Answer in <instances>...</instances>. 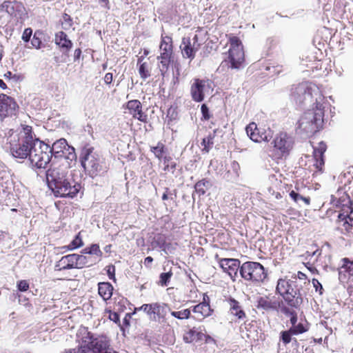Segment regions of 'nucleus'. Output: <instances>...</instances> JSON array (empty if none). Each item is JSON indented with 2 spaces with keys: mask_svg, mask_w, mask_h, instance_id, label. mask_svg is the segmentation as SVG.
Here are the masks:
<instances>
[{
  "mask_svg": "<svg viewBox=\"0 0 353 353\" xmlns=\"http://www.w3.org/2000/svg\"><path fill=\"white\" fill-rule=\"evenodd\" d=\"M85 256L79 254H68V268H82L85 264Z\"/></svg>",
  "mask_w": 353,
  "mask_h": 353,
  "instance_id": "nucleus-28",
  "label": "nucleus"
},
{
  "mask_svg": "<svg viewBox=\"0 0 353 353\" xmlns=\"http://www.w3.org/2000/svg\"><path fill=\"white\" fill-rule=\"evenodd\" d=\"M163 159V163L165 165L163 170L164 171H169L170 170H172L174 171L176 168V163L174 161H172V159L170 156H165L162 158Z\"/></svg>",
  "mask_w": 353,
  "mask_h": 353,
  "instance_id": "nucleus-40",
  "label": "nucleus"
},
{
  "mask_svg": "<svg viewBox=\"0 0 353 353\" xmlns=\"http://www.w3.org/2000/svg\"><path fill=\"white\" fill-rule=\"evenodd\" d=\"M105 312L109 314L108 319L110 321L114 323H119L120 321V317L117 312H112L110 310H105Z\"/></svg>",
  "mask_w": 353,
  "mask_h": 353,
  "instance_id": "nucleus-50",
  "label": "nucleus"
},
{
  "mask_svg": "<svg viewBox=\"0 0 353 353\" xmlns=\"http://www.w3.org/2000/svg\"><path fill=\"white\" fill-rule=\"evenodd\" d=\"M137 66L140 77L143 80H145L151 77L152 63L148 61H145L143 56L138 58Z\"/></svg>",
  "mask_w": 353,
  "mask_h": 353,
  "instance_id": "nucleus-26",
  "label": "nucleus"
},
{
  "mask_svg": "<svg viewBox=\"0 0 353 353\" xmlns=\"http://www.w3.org/2000/svg\"><path fill=\"white\" fill-rule=\"evenodd\" d=\"M114 288L109 282H99L98 283V294L104 301L110 300L113 294Z\"/></svg>",
  "mask_w": 353,
  "mask_h": 353,
  "instance_id": "nucleus-27",
  "label": "nucleus"
},
{
  "mask_svg": "<svg viewBox=\"0 0 353 353\" xmlns=\"http://www.w3.org/2000/svg\"><path fill=\"white\" fill-rule=\"evenodd\" d=\"M327 150V145L323 141H321L319 145L314 149L313 156L314 157H323L324 153Z\"/></svg>",
  "mask_w": 353,
  "mask_h": 353,
  "instance_id": "nucleus-42",
  "label": "nucleus"
},
{
  "mask_svg": "<svg viewBox=\"0 0 353 353\" xmlns=\"http://www.w3.org/2000/svg\"><path fill=\"white\" fill-rule=\"evenodd\" d=\"M214 259L223 271L235 281L238 271H240L241 261L237 259L221 258L218 254H215Z\"/></svg>",
  "mask_w": 353,
  "mask_h": 353,
  "instance_id": "nucleus-19",
  "label": "nucleus"
},
{
  "mask_svg": "<svg viewBox=\"0 0 353 353\" xmlns=\"http://www.w3.org/2000/svg\"><path fill=\"white\" fill-rule=\"evenodd\" d=\"M125 114H128L134 120L147 123L149 121L148 114L143 111V105L138 99H132L123 105Z\"/></svg>",
  "mask_w": 353,
  "mask_h": 353,
  "instance_id": "nucleus-16",
  "label": "nucleus"
},
{
  "mask_svg": "<svg viewBox=\"0 0 353 353\" xmlns=\"http://www.w3.org/2000/svg\"><path fill=\"white\" fill-rule=\"evenodd\" d=\"M297 278L301 279V280H306L307 279V276L303 272H302L301 271H299L297 272Z\"/></svg>",
  "mask_w": 353,
  "mask_h": 353,
  "instance_id": "nucleus-63",
  "label": "nucleus"
},
{
  "mask_svg": "<svg viewBox=\"0 0 353 353\" xmlns=\"http://www.w3.org/2000/svg\"><path fill=\"white\" fill-rule=\"evenodd\" d=\"M33 36H36V38L41 40V39L43 36V32L41 30H37V31H35Z\"/></svg>",
  "mask_w": 353,
  "mask_h": 353,
  "instance_id": "nucleus-64",
  "label": "nucleus"
},
{
  "mask_svg": "<svg viewBox=\"0 0 353 353\" xmlns=\"http://www.w3.org/2000/svg\"><path fill=\"white\" fill-rule=\"evenodd\" d=\"M204 333L201 330V327L192 328L186 331L183 335V341L185 343H192L193 342H198L203 340Z\"/></svg>",
  "mask_w": 353,
  "mask_h": 353,
  "instance_id": "nucleus-24",
  "label": "nucleus"
},
{
  "mask_svg": "<svg viewBox=\"0 0 353 353\" xmlns=\"http://www.w3.org/2000/svg\"><path fill=\"white\" fill-rule=\"evenodd\" d=\"M352 212L353 208L351 205H343L337 221L341 233L353 237V218L350 216Z\"/></svg>",
  "mask_w": 353,
  "mask_h": 353,
  "instance_id": "nucleus-18",
  "label": "nucleus"
},
{
  "mask_svg": "<svg viewBox=\"0 0 353 353\" xmlns=\"http://www.w3.org/2000/svg\"><path fill=\"white\" fill-rule=\"evenodd\" d=\"M157 245L163 250L165 249V239L164 236H159L157 240Z\"/></svg>",
  "mask_w": 353,
  "mask_h": 353,
  "instance_id": "nucleus-55",
  "label": "nucleus"
},
{
  "mask_svg": "<svg viewBox=\"0 0 353 353\" xmlns=\"http://www.w3.org/2000/svg\"><path fill=\"white\" fill-rule=\"evenodd\" d=\"M245 131L249 138L255 143H269L274 134V131L270 127L257 125L254 122L250 123Z\"/></svg>",
  "mask_w": 353,
  "mask_h": 353,
  "instance_id": "nucleus-14",
  "label": "nucleus"
},
{
  "mask_svg": "<svg viewBox=\"0 0 353 353\" xmlns=\"http://www.w3.org/2000/svg\"><path fill=\"white\" fill-rule=\"evenodd\" d=\"M276 290L291 307L298 308L303 303L302 294L296 280L288 281L280 279L277 282Z\"/></svg>",
  "mask_w": 353,
  "mask_h": 353,
  "instance_id": "nucleus-6",
  "label": "nucleus"
},
{
  "mask_svg": "<svg viewBox=\"0 0 353 353\" xmlns=\"http://www.w3.org/2000/svg\"><path fill=\"white\" fill-rule=\"evenodd\" d=\"M341 261L342 265L339 270V279L345 281L347 287L353 286V260L345 257Z\"/></svg>",
  "mask_w": 353,
  "mask_h": 353,
  "instance_id": "nucleus-22",
  "label": "nucleus"
},
{
  "mask_svg": "<svg viewBox=\"0 0 353 353\" xmlns=\"http://www.w3.org/2000/svg\"><path fill=\"white\" fill-rule=\"evenodd\" d=\"M83 254H94L98 257H101L103 254L98 244H92L90 247H87L82 250Z\"/></svg>",
  "mask_w": 353,
  "mask_h": 353,
  "instance_id": "nucleus-38",
  "label": "nucleus"
},
{
  "mask_svg": "<svg viewBox=\"0 0 353 353\" xmlns=\"http://www.w3.org/2000/svg\"><path fill=\"white\" fill-rule=\"evenodd\" d=\"M201 112L202 114V121H208L212 117V114L210 113L209 108L205 103L201 105Z\"/></svg>",
  "mask_w": 353,
  "mask_h": 353,
  "instance_id": "nucleus-46",
  "label": "nucleus"
},
{
  "mask_svg": "<svg viewBox=\"0 0 353 353\" xmlns=\"http://www.w3.org/2000/svg\"><path fill=\"white\" fill-rule=\"evenodd\" d=\"M81 55V50L80 48H77L74 50V61L79 60Z\"/></svg>",
  "mask_w": 353,
  "mask_h": 353,
  "instance_id": "nucleus-60",
  "label": "nucleus"
},
{
  "mask_svg": "<svg viewBox=\"0 0 353 353\" xmlns=\"http://www.w3.org/2000/svg\"><path fill=\"white\" fill-rule=\"evenodd\" d=\"M295 327H290L288 330L282 331L280 333V340L282 343L286 345L289 344L292 341V336L293 335H299L301 334L300 332L302 331L301 327H297L299 329L295 330Z\"/></svg>",
  "mask_w": 353,
  "mask_h": 353,
  "instance_id": "nucleus-31",
  "label": "nucleus"
},
{
  "mask_svg": "<svg viewBox=\"0 0 353 353\" xmlns=\"http://www.w3.org/2000/svg\"><path fill=\"white\" fill-rule=\"evenodd\" d=\"M32 34V28H26L22 34V37H21L22 40L24 42L28 43L30 40Z\"/></svg>",
  "mask_w": 353,
  "mask_h": 353,
  "instance_id": "nucleus-49",
  "label": "nucleus"
},
{
  "mask_svg": "<svg viewBox=\"0 0 353 353\" xmlns=\"http://www.w3.org/2000/svg\"><path fill=\"white\" fill-rule=\"evenodd\" d=\"M104 82L107 85H110L113 81V74L111 72H108L105 74L103 78Z\"/></svg>",
  "mask_w": 353,
  "mask_h": 353,
  "instance_id": "nucleus-57",
  "label": "nucleus"
},
{
  "mask_svg": "<svg viewBox=\"0 0 353 353\" xmlns=\"http://www.w3.org/2000/svg\"><path fill=\"white\" fill-rule=\"evenodd\" d=\"M190 310L194 313L193 318L197 321H203L214 312L210 305V298L206 294H203V301L191 307Z\"/></svg>",
  "mask_w": 353,
  "mask_h": 353,
  "instance_id": "nucleus-20",
  "label": "nucleus"
},
{
  "mask_svg": "<svg viewBox=\"0 0 353 353\" xmlns=\"http://www.w3.org/2000/svg\"><path fill=\"white\" fill-rule=\"evenodd\" d=\"M7 13L10 16L23 19L27 15L26 10L21 2L17 1H10L7 10Z\"/></svg>",
  "mask_w": 353,
  "mask_h": 353,
  "instance_id": "nucleus-25",
  "label": "nucleus"
},
{
  "mask_svg": "<svg viewBox=\"0 0 353 353\" xmlns=\"http://www.w3.org/2000/svg\"><path fill=\"white\" fill-rule=\"evenodd\" d=\"M81 344L77 351L74 350L70 353H100L109 346V341L104 335H94L85 331L81 338Z\"/></svg>",
  "mask_w": 353,
  "mask_h": 353,
  "instance_id": "nucleus-7",
  "label": "nucleus"
},
{
  "mask_svg": "<svg viewBox=\"0 0 353 353\" xmlns=\"http://www.w3.org/2000/svg\"><path fill=\"white\" fill-rule=\"evenodd\" d=\"M42 41L41 39L36 38V36H33L31 39V45L36 49H39L41 47Z\"/></svg>",
  "mask_w": 353,
  "mask_h": 353,
  "instance_id": "nucleus-53",
  "label": "nucleus"
},
{
  "mask_svg": "<svg viewBox=\"0 0 353 353\" xmlns=\"http://www.w3.org/2000/svg\"><path fill=\"white\" fill-rule=\"evenodd\" d=\"M227 303L229 305V313L234 318L236 321H243L247 317V314L239 301L230 297L227 299Z\"/></svg>",
  "mask_w": 353,
  "mask_h": 353,
  "instance_id": "nucleus-23",
  "label": "nucleus"
},
{
  "mask_svg": "<svg viewBox=\"0 0 353 353\" xmlns=\"http://www.w3.org/2000/svg\"><path fill=\"white\" fill-rule=\"evenodd\" d=\"M297 321L298 316L296 312H292V314L290 316V322L292 325L290 327H298V326H299V327L302 329V331L300 332L301 334L307 332L310 330V325L307 321H305L304 322H299V323H297ZM294 329L296 330L297 328Z\"/></svg>",
  "mask_w": 353,
  "mask_h": 353,
  "instance_id": "nucleus-32",
  "label": "nucleus"
},
{
  "mask_svg": "<svg viewBox=\"0 0 353 353\" xmlns=\"http://www.w3.org/2000/svg\"><path fill=\"white\" fill-rule=\"evenodd\" d=\"M19 106L14 99L6 94H0V116L6 117L15 114Z\"/></svg>",
  "mask_w": 353,
  "mask_h": 353,
  "instance_id": "nucleus-21",
  "label": "nucleus"
},
{
  "mask_svg": "<svg viewBox=\"0 0 353 353\" xmlns=\"http://www.w3.org/2000/svg\"><path fill=\"white\" fill-rule=\"evenodd\" d=\"M198 32L197 30L195 33L189 34L182 38L179 48L184 59H189L192 61L200 50L202 41L197 33Z\"/></svg>",
  "mask_w": 353,
  "mask_h": 353,
  "instance_id": "nucleus-13",
  "label": "nucleus"
},
{
  "mask_svg": "<svg viewBox=\"0 0 353 353\" xmlns=\"http://www.w3.org/2000/svg\"><path fill=\"white\" fill-rule=\"evenodd\" d=\"M172 271L168 272H163L160 274L159 276V283L162 286H167L170 282V278L172 276Z\"/></svg>",
  "mask_w": 353,
  "mask_h": 353,
  "instance_id": "nucleus-43",
  "label": "nucleus"
},
{
  "mask_svg": "<svg viewBox=\"0 0 353 353\" xmlns=\"http://www.w3.org/2000/svg\"><path fill=\"white\" fill-rule=\"evenodd\" d=\"M216 130L210 132L208 135L204 137L201 142L202 147L201 151L204 153H208L214 145V139L216 137Z\"/></svg>",
  "mask_w": 353,
  "mask_h": 353,
  "instance_id": "nucleus-29",
  "label": "nucleus"
},
{
  "mask_svg": "<svg viewBox=\"0 0 353 353\" xmlns=\"http://www.w3.org/2000/svg\"><path fill=\"white\" fill-rule=\"evenodd\" d=\"M212 89V81L208 79L194 78L190 86L192 99L195 102H201L205 99V94Z\"/></svg>",
  "mask_w": 353,
  "mask_h": 353,
  "instance_id": "nucleus-15",
  "label": "nucleus"
},
{
  "mask_svg": "<svg viewBox=\"0 0 353 353\" xmlns=\"http://www.w3.org/2000/svg\"><path fill=\"white\" fill-rule=\"evenodd\" d=\"M107 273L110 279H114L115 274V267L114 265L108 266Z\"/></svg>",
  "mask_w": 353,
  "mask_h": 353,
  "instance_id": "nucleus-58",
  "label": "nucleus"
},
{
  "mask_svg": "<svg viewBox=\"0 0 353 353\" xmlns=\"http://www.w3.org/2000/svg\"><path fill=\"white\" fill-rule=\"evenodd\" d=\"M157 60L159 61L158 68L163 79L168 74L171 65L175 68L179 65L178 61H175L173 40L170 36L161 34L159 55L157 56Z\"/></svg>",
  "mask_w": 353,
  "mask_h": 353,
  "instance_id": "nucleus-4",
  "label": "nucleus"
},
{
  "mask_svg": "<svg viewBox=\"0 0 353 353\" xmlns=\"http://www.w3.org/2000/svg\"><path fill=\"white\" fill-rule=\"evenodd\" d=\"M152 261L153 258L152 256H147L144 259V264L145 266H149Z\"/></svg>",
  "mask_w": 353,
  "mask_h": 353,
  "instance_id": "nucleus-62",
  "label": "nucleus"
},
{
  "mask_svg": "<svg viewBox=\"0 0 353 353\" xmlns=\"http://www.w3.org/2000/svg\"><path fill=\"white\" fill-rule=\"evenodd\" d=\"M176 197V195L174 194V196H173V194L171 192L169 188L166 187L164 188V192L162 195V200L163 201H172L175 202V199Z\"/></svg>",
  "mask_w": 353,
  "mask_h": 353,
  "instance_id": "nucleus-47",
  "label": "nucleus"
},
{
  "mask_svg": "<svg viewBox=\"0 0 353 353\" xmlns=\"http://www.w3.org/2000/svg\"><path fill=\"white\" fill-rule=\"evenodd\" d=\"M9 4L10 0H4V1L0 5V11L6 12L7 13Z\"/></svg>",
  "mask_w": 353,
  "mask_h": 353,
  "instance_id": "nucleus-59",
  "label": "nucleus"
},
{
  "mask_svg": "<svg viewBox=\"0 0 353 353\" xmlns=\"http://www.w3.org/2000/svg\"><path fill=\"white\" fill-rule=\"evenodd\" d=\"M55 44L59 46L63 54L66 53V34L61 31L59 33L55 34L54 39Z\"/></svg>",
  "mask_w": 353,
  "mask_h": 353,
  "instance_id": "nucleus-34",
  "label": "nucleus"
},
{
  "mask_svg": "<svg viewBox=\"0 0 353 353\" xmlns=\"http://www.w3.org/2000/svg\"><path fill=\"white\" fill-rule=\"evenodd\" d=\"M136 310L143 311L151 321L159 323H165L167 314L170 312V307L168 303L160 302L145 303Z\"/></svg>",
  "mask_w": 353,
  "mask_h": 353,
  "instance_id": "nucleus-12",
  "label": "nucleus"
},
{
  "mask_svg": "<svg viewBox=\"0 0 353 353\" xmlns=\"http://www.w3.org/2000/svg\"><path fill=\"white\" fill-rule=\"evenodd\" d=\"M210 186L211 183L210 180L207 179H202L195 183L194 188L196 194L201 196H203L206 193V191L210 188Z\"/></svg>",
  "mask_w": 353,
  "mask_h": 353,
  "instance_id": "nucleus-33",
  "label": "nucleus"
},
{
  "mask_svg": "<svg viewBox=\"0 0 353 353\" xmlns=\"http://www.w3.org/2000/svg\"><path fill=\"white\" fill-rule=\"evenodd\" d=\"M46 145L48 146L47 150H41L43 153H46L49 158V162L52 161V164L58 162L60 159H66L65 156V150L66 149V139L61 138L54 141L52 146L48 144Z\"/></svg>",
  "mask_w": 353,
  "mask_h": 353,
  "instance_id": "nucleus-17",
  "label": "nucleus"
},
{
  "mask_svg": "<svg viewBox=\"0 0 353 353\" xmlns=\"http://www.w3.org/2000/svg\"><path fill=\"white\" fill-rule=\"evenodd\" d=\"M347 292L349 294V298L346 299L345 304L352 314H353V286L347 287Z\"/></svg>",
  "mask_w": 353,
  "mask_h": 353,
  "instance_id": "nucleus-45",
  "label": "nucleus"
},
{
  "mask_svg": "<svg viewBox=\"0 0 353 353\" xmlns=\"http://www.w3.org/2000/svg\"><path fill=\"white\" fill-rule=\"evenodd\" d=\"M165 145L161 141L157 143L156 146H151L150 151L154 154L155 157L161 160L163 154L165 152Z\"/></svg>",
  "mask_w": 353,
  "mask_h": 353,
  "instance_id": "nucleus-35",
  "label": "nucleus"
},
{
  "mask_svg": "<svg viewBox=\"0 0 353 353\" xmlns=\"http://www.w3.org/2000/svg\"><path fill=\"white\" fill-rule=\"evenodd\" d=\"M203 340L205 341V342L206 343H209L215 341L214 339L212 336H210V335L206 334L205 333H204Z\"/></svg>",
  "mask_w": 353,
  "mask_h": 353,
  "instance_id": "nucleus-61",
  "label": "nucleus"
},
{
  "mask_svg": "<svg viewBox=\"0 0 353 353\" xmlns=\"http://www.w3.org/2000/svg\"><path fill=\"white\" fill-rule=\"evenodd\" d=\"M94 150L93 147L85 145L80 154L81 165L92 178L102 176L109 170V163Z\"/></svg>",
  "mask_w": 353,
  "mask_h": 353,
  "instance_id": "nucleus-2",
  "label": "nucleus"
},
{
  "mask_svg": "<svg viewBox=\"0 0 353 353\" xmlns=\"http://www.w3.org/2000/svg\"><path fill=\"white\" fill-rule=\"evenodd\" d=\"M271 145L272 149L270 157L278 163L290 156L294 148V139L290 134L281 131L275 135Z\"/></svg>",
  "mask_w": 353,
  "mask_h": 353,
  "instance_id": "nucleus-5",
  "label": "nucleus"
},
{
  "mask_svg": "<svg viewBox=\"0 0 353 353\" xmlns=\"http://www.w3.org/2000/svg\"><path fill=\"white\" fill-rule=\"evenodd\" d=\"M170 314L179 320H185L191 317L190 308L184 309L180 311H172L170 310Z\"/></svg>",
  "mask_w": 353,
  "mask_h": 353,
  "instance_id": "nucleus-36",
  "label": "nucleus"
},
{
  "mask_svg": "<svg viewBox=\"0 0 353 353\" xmlns=\"http://www.w3.org/2000/svg\"><path fill=\"white\" fill-rule=\"evenodd\" d=\"M17 288L21 292H26L29 288V284L26 281L21 280L17 282Z\"/></svg>",
  "mask_w": 353,
  "mask_h": 353,
  "instance_id": "nucleus-51",
  "label": "nucleus"
},
{
  "mask_svg": "<svg viewBox=\"0 0 353 353\" xmlns=\"http://www.w3.org/2000/svg\"><path fill=\"white\" fill-rule=\"evenodd\" d=\"M66 269V256H62L54 267V272H58Z\"/></svg>",
  "mask_w": 353,
  "mask_h": 353,
  "instance_id": "nucleus-48",
  "label": "nucleus"
},
{
  "mask_svg": "<svg viewBox=\"0 0 353 353\" xmlns=\"http://www.w3.org/2000/svg\"><path fill=\"white\" fill-rule=\"evenodd\" d=\"M281 311L282 313H283L285 316H290L292 312H296L295 310L289 308L287 306H282L281 307Z\"/></svg>",
  "mask_w": 353,
  "mask_h": 353,
  "instance_id": "nucleus-56",
  "label": "nucleus"
},
{
  "mask_svg": "<svg viewBox=\"0 0 353 353\" xmlns=\"http://www.w3.org/2000/svg\"><path fill=\"white\" fill-rule=\"evenodd\" d=\"M23 130L24 136L20 139L19 143L11 145L12 155L19 159L28 158L30 165L32 167L45 168L49 163V158L46 153H43L41 150H47L48 146L43 141L36 137L30 126L26 125Z\"/></svg>",
  "mask_w": 353,
  "mask_h": 353,
  "instance_id": "nucleus-1",
  "label": "nucleus"
},
{
  "mask_svg": "<svg viewBox=\"0 0 353 353\" xmlns=\"http://www.w3.org/2000/svg\"><path fill=\"white\" fill-rule=\"evenodd\" d=\"M312 282L316 290V292H319V294H322L323 288L321 283L319 281V280L316 279H313Z\"/></svg>",
  "mask_w": 353,
  "mask_h": 353,
  "instance_id": "nucleus-52",
  "label": "nucleus"
},
{
  "mask_svg": "<svg viewBox=\"0 0 353 353\" xmlns=\"http://www.w3.org/2000/svg\"><path fill=\"white\" fill-rule=\"evenodd\" d=\"M257 308H261L265 310H271L276 309V303L272 301V299L267 296H260L256 301Z\"/></svg>",
  "mask_w": 353,
  "mask_h": 353,
  "instance_id": "nucleus-30",
  "label": "nucleus"
},
{
  "mask_svg": "<svg viewBox=\"0 0 353 353\" xmlns=\"http://www.w3.org/2000/svg\"><path fill=\"white\" fill-rule=\"evenodd\" d=\"M240 274L243 279L253 283L263 282L268 276L267 270L259 262H244L240 268Z\"/></svg>",
  "mask_w": 353,
  "mask_h": 353,
  "instance_id": "nucleus-9",
  "label": "nucleus"
},
{
  "mask_svg": "<svg viewBox=\"0 0 353 353\" xmlns=\"http://www.w3.org/2000/svg\"><path fill=\"white\" fill-rule=\"evenodd\" d=\"M76 159L77 156L74 153V148L68 145V159H70L72 161V160L76 161Z\"/></svg>",
  "mask_w": 353,
  "mask_h": 353,
  "instance_id": "nucleus-54",
  "label": "nucleus"
},
{
  "mask_svg": "<svg viewBox=\"0 0 353 353\" xmlns=\"http://www.w3.org/2000/svg\"><path fill=\"white\" fill-rule=\"evenodd\" d=\"M324 112L321 108L316 110H308L301 116L297 122V128L304 132H316L323 121Z\"/></svg>",
  "mask_w": 353,
  "mask_h": 353,
  "instance_id": "nucleus-10",
  "label": "nucleus"
},
{
  "mask_svg": "<svg viewBox=\"0 0 353 353\" xmlns=\"http://www.w3.org/2000/svg\"><path fill=\"white\" fill-rule=\"evenodd\" d=\"M290 198L294 201V202H298L299 200H301L303 201L306 205H310V197H305V196H303L301 195H300L299 194L296 193L295 191L294 190H292L290 192Z\"/></svg>",
  "mask_w": 353,
  "mask_h": 353,
  "instance_id": "nucleus-41",
  "label": "nucleus"
},
{
  "mask_svg": "<svg viewBox=\"0 0 353 353\" xmlns=\"http://www.w3.org/2000/svg\"><path fill=\"white\" fill-rule=\"evenodd\" d=\"M314 167L316 168V171L312 174L313 176H316L319 174H322L324 171V157H314Z\"/></svg>",
  "mask_w": 353,
  "mask_h": 353,
  "instance_id": "nucleus-37",
  "label": "nucleus"
},
{
  "mask_svg": "<svg viewBox=\"0 0 353 353\" xmlns=\"http://www.w3.org/2000/svg\"><path fill=\"white\" fill-rule=\"evenodd\" d=\"M68 197L74 198L77 196V194L79 192L81 189V185L80 183H75L73 186L68 187Z\"/></svg>",
  "mask_w": 353,
  "mask_h": 353,
  "instance_id": "nucleus-44",
  "label": "nucleus"
},
{
  "mask_svg": "<svg viewBox=\"0 0 353 353\" xmlns=\"http://www.w3.org/2000/svg\"><path fill=\"white\" fill-rule=\"evenodd\" d=\"M321 97L319 88L311 83L303 82L292 85L290 88V101L297 106H302L314 101L317 102Z\"/></svg>",
  "mask_w": 353,
  "mask_h": 353,
  "instance_id": "nucleus-3",
  "label": "nucleus"
},
{
  "mask_svg": "<svg viewBox=\"0 0 353 353\" xmlns=\"http://www.w3.org/2000/svg\"><path fill=\"white\" fill-rule=\"evenodd\" d=\"M46 181L55 196L66 197V173L64 168L60 166L48 170L46 172Z\"/></svg>",
  "mask_w": 353,
  "mask_h": 353,
  "instance_id": "nucleus-8",
  "label": "nucleus"
},
{
  "mask_svg": "<svg viewBox=\"0 0 353 353\" xmlns=\"http://www.w3.org/2000/svg\"><path fill=\"white\" fill-rule=\"evenodd\" d=\"M230 48L228 50V61L230 63V68L239 69L245 61L243 46L241 39L234 35L228 37Z\"/></svg>",
  "mask_w": 353,
  "mask_h": 353,
  "instance_id": "nucleus-11",
  "label": "nucleus"
},
{
  "mask_svg": "<svg viewBox=\"0 0 353 353\" xmlns=\"http://www.w3.org/2000/svg\"><path fill=\"white\" fill-rule=\"evenodd\" d=\"M81 232H79L75 238L68 245V250H72L81 247L83 245L82 237L81 236Z\"/></svg>",
  "mask_w": 353,
  "mask_h": 353,
  "instance_id": "nucleus-39",
  "label": "nucleus"
}]
</instances>
